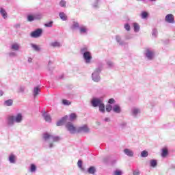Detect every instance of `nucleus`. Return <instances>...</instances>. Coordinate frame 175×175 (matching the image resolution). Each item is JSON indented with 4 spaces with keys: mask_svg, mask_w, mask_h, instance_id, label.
<instances>
[{
    "mask_svg": "<svg viewBox=\"0 0 175 175\" xmlns=\"http://www.w3.org/2000/svg\"><path fill=\"white\" fill-rule=\"evenodd\" d=\"M21 124L23 122V113H18L16 116H9L7 117L6 124L8 126H14V123Z\"/></svg>",
    "mask_w": 175,
    "mask_h": 175,
    "instance_id": "f257e3e1",
    "label": "nucleus"
},
{
    "mask_svg": "<svg viewBox=\"0 0 175 175\" xmlns=\"http://www.w3.org/2000/svg\"><path fill=\"white\" fill-rule=\"evenodd\" d=\"M90 103L92 107H98L100 113H105L106 109H105V103H103V97H94Z\"/></svg>",
    "mask_w": 175,
    "mask_h": 175,
    "instance_id": "f03ea898",
    "label": "nucleus"
},
{
    "mask_svg": "<svg viewBox=\"0 0 175 175\" xmlns=\"http://www.w3.org/2000/svg\"><path fill=\"white\" fill-rule=\"evenodd\" d=\"M81 54L83 55V58L85 62V64H91V61L92 59V55L90 51V49L87 46H83L81 48Z\"/></svg>",
    "mask_w": 175,
    "mask_h": 175,
    "instance_id": "7ed1b4c3",
    "label": "nucleus"
},
{
    "mask_svg": "<svg viewBox=\"0 0 175 175\" xmlns=\"http://www.w3.org/2000/svg\"><path fill=\"white\" fill-rule=\"evenodd\" d=\"M102 72V66L96 68L92 74V79L95 83L100 81V72Z\"/></svg>",
    "mask_w": 175,
    "mask_h": 175,
    "instance_id": "20e7f679",
    "label": "nucleus"
},
{
    "mask_svg": "<svg viewBox=\"0 0 175 175\" xmlns=\"http://www.w3.org/2000/svg\"><path fill=\"white\" fill-rule=\"evenodd\" d=\"M144 55L148 61H152L155 57V51L151 48H146L144 51Z\"/></svg>",
    "mask_w": 175,
    "mask_h": 175,
    "instance_id": "39448f33",
    "label": "nucleus"
},
{
    "mask_svg": "<svg viewBox=\"0 0 175 175\" xmlns=\"http://www.w3.org/2000/svg\"><path fill=\"white\" fill-rule=\"evenodd\" d=\"M66 128L68 131V132H70V133H71L72 135L76 133L77 129L75 126H74V125L72 122H68L66 124Z\"/></svg>",
    "mask_w": 175,
    "mask_h": 175,
    "instance_id": "423d86ee",
    "label": "nucleus"
},
{
    "mask_svg": "<svg viewBox=\"0 0 175 175\" xmlns=\"http://www.w3.org/2000/svg\"><path fill=\"white\" fill-rule=\"evenodd\" d=\"M43 32V30L42 29H38L34 31H32L30 34L31 38H40V36H42V33Z\"/></svg>",
    "mask_w": 175,
    "mask_h": 175,
    "instance_id": "0eeeda50",
    "label": "nucleus"
},
{
    "mask_svg": "<svg viewBox=\"0 0 175 175\" xmlns=\"http://www.w3.org/2000/svg\"><path fill=\"white\" fill-rule=\"evenodd\" d=\"M78 31L80 35H87L88 33V27L85 25H81Z\"/></svg>",
    "mask_w": 175,
    "mask_h": 175,
    "instance_id": "6e6552de",
    "label": "nucleus"
},
{
    "mask_svg": "<svg viewBox=\"0 0 175 175\" xmlns=\"http://www.w3.org/2000/svg\"><path fill=\"white\" fill-rule=\"evenodd\" d=\"M166 23H168L169 24H174V16L172 14H168L165 16V18Z\"/></svg>",
    "mask_w": 175,
    "mask_h": 175,
    "instance_id": "1a4fd4ad",
    "label": "nucleus"
},
{
    "mask_svg": "<svg viewBox=\"0 0 175 175\" xmlns=\"http://www.w3.org/2000/svg\"><path fill=\"white\" fill-rule=\"evenodd\" d=\"M8 161L10 163L14 164L16 163V161H17V157L16 154L11 153L8 157Z\"/></svg>",
    "mask_w": 175,
    "mask_h": 175,
    "instance_id": "9d476101",
    "label": "nucleus"
},
{
    "mask_svg": "<svg viewBox=\"0 0 175 175\" xmlns=\"http://www.w3.org/2000/svg\"><path fill=\"white\" fill-rule=\"evenodd\" d=\"M80 23H79V22L76 21H73L72 23L70 26V29L72 31H77V29H79L80 27Z\"/></svg>",
    "mask_w": 175,
    "mask_h": 175,
    "instance_id": "9b49d317",
    "label": "nucleus"
},
{
    "mask_svg": "<svg viewBox=\"0 0 175 175\" xmlns=\"http://www.w3.org/2000/svg\"><path fill=\"white\" fill-rule=\"evenodd\" d=\"M78 132H83V133H89L90 128L87 125H83L78 128Z\"/></svg>",
    "mask_w": 175,
    "mask_h": 175,
    "instance_id": "f8f14e48",
    "label": "nucleus"
},
{
    "mask_svg": "<svg viewBox=\"0 0 175 175\" xmlns=\"http://www.w3.org/2000/svg\"><path fill=\"white\" fill-rule=\"evenodd\" d=\"M123 152L125 154V155H126L127 157H129L130 158L133 157V155L135 154L133 150L129 148L124 149Z\"/></svg>",
    "mask_w": 175,
    "mask_h": 175,
    "instance_id": "ddd939ff",
    "label": "nucleus"
},
{
    "mask_svg": "<svg viewBox=\"0 0 175 175\" xmlns=\"http://www.w3.org/2000/svg\"><path fill=\"white\" fill-rule=\"evenodd\" d=\"M52 137V135H50L48 133H44L42 135V139L44 142H51Z\"/></svg>",
    "mask_w": 175,
    "mask_h": 175,
    "instance_id": "4468645a",
    "label": "nucleus"
},
{
    "mask_svg": "<svg viewBox=\"0 0 175 175\" xmlns=\"http://www.w3.org/2000/svg\"><path fill=\"white\" fill-rule=\"evenodd\" d=\"M66 120H68V116H64L63 118H62L61 120H59L56 125L57 126H62V125H64L65 124V122H66Z\"/></svg>",
    "mask_w": 175,
    "mask_h": 175,
    "instance_id": "2eb2a0df",
    "label": "nucleus"
},
{
    "mask_svg": "<svg viewBox=\"0 0 175 175\" xmlns=\"http://www.w3.org/2000/svg\"><path fill=\"white\" fill-rule=\"evenodd\" d=\"M10 50H13L14 51H18L20 50V44L15 42L13 43L10 46Z\"/></svg>",
    "mask_w": 175,
    "mask_h": 175,
    "instance_id": "dca6fc26",
    "label": "nucleus"
},
{
    "mask_svg": "<svg viewBox=\"0 0 175 175\" xmlns=\"http://www.w3.org/2000/svg\"><path fill=\"white\" fill-rule=\"evenodd\" d=\"M42 117L46 122H51V116H50L47 112H43Z\"/></svg>",
    "mask_w": 175,
    "mask_h": 175,
    "instance_id": "f3484780",
    "label": "nucleus"
},
{
    "mask_svg": "<svg viewBox=\"0 0 175 175\" xmlns=\"http://www.w3.org/2000/svg\"><path fill=\"white\" fill-rule=\"evenodd\" d=\"M137 114H140V109H139V108H133L131 109V115L133 117H137Z\"/></svg>",
    "mask_w": 175,
    "mask_h": 175,
    "instance_id": "a211bd4d",
    "label": "nucleus"
},
{
    "mask_svg": "<svg viewBox=\"0 0 175 175\" xmlns=\"http://www.w3.org/2000/svg\"><path fill=\"white\" fill-rule=\"evenodd\" d=\"M116 40L118 43L119 46H125V42L121 39V36H116Z\"/></svg>",
    "mask_w": 175,
    "mask_h": 175,
    "instance_id": "6ab92c4d",
    "label": "nucleus"
},
{
    "mask_svg": "<svg viewBox=\"0 0 175 175\" xmlns=\"http://www.w3.org/2000/svg\"><path fill=\"white\" fill-rule=\"evenodd\" d=\"M30 46H31V47L33 49V50L34 51L39 52V51H40L42 50V48H40V46L37 45L36 44L31 43Z\"/></svg>",
    "mask_w": 175,
    "mask_h": 175,
    "instance_id": "aec40b11",
    "label": "nucleus"
},
{
    "mask_svg": "<svg viewBox=\"0 0 175 175\" xmlns=\"http://www.w3.org/2000/svg\"><path fill=\"white\" fill-rule=\"evenodd\" d=\"M113 113H116L117 114H120L121 113V107L118 105H115L113 107Z\"/></svg>",
    "mask_w": 175,
    "mask_h": 175,
    "instance_id": "412c9836",
    "label": "nucleus"
},
{
    "mask_svg": "<svg viewBox=\"0 0 175 175\" xmlns=\"http://www.w3.org/2000/svg\"><path fill=\"white\" fill-rule=\"evenodd\" d=\"M39 92H40V88L38 86L35 87L33 90V96L36 98V96L39 95Z\"/></svg>",
    "mask_w": 175,
    "mask_h": 175,
    "instance_id": "4be33fe9",
    "label": "nucleus"
},
{
    "mask_svg": "<svg viewBox=\"0 0 175 175\" xmlns=\"http://www.w3.org/2000/svg\"><path fill=\"white\" fill-rule=\"evenodd\" d=\"M0 14L2 16L4 20H6V18H8V12H6V10H5V9L0 8Z\"/></svg>",
    "mask_w": 175,
    "mask_h": 175,
    "instance_id": "5701e85b",
    "label": "nucleus"
},
{
    "mask_svg": "<svg viewBox=\"0 0 175 175\" xmlns=\"http://www.w3.org/2000/svg\"><path fill=\"white\" fill-rule=\"evenodd\" d=\"M36 170H37L36 165L31 163L30 165L29 172H30V173H36Z\"/></svg>",
    "mask_w": 175,
    "mask_h": 175,
    "instance_id": "b1692460",
    "label": "nucleus"
},
{
    "mask_svg": "<svg viewBox=\"0 0 175 175\" xmlns=\"http://www.w3.org/2000/svg\"><path fill=\"white\" fill-rule=\"evenodd\" d=\"M59 16L62 20V21H66L68 20V16H66V14L65 12H59Z\"/></svg>",
    "mask_w": 175,
    "mask_h": 175,
    "instance_id": "393cba45",
    "label": "nucleus"
},
{
    "mask_svg": "<svg viewBox=\"0 0 175 175\" xmlns=\"http://www.w3.org/2000/svg\"><path fill=\"white\" fill-rule=\"evenodd\" d=\"M133 27L134 28V32H139V31H140V25H139V24L137 23H134L133 24Z\"/></svg>",
    "mask_w": 175,
    "mask_h": 175,
    "instance_id": "a878e982",
    "label": "nucleus"
},
{
    "mask_svg": "<svg viewBox=\"0 0 175 175\" xmlns=\"http://www.w3.org/2000/svg\"><path fill=\"white\" fill-rule=\"evenodd\" d=\"M157 165H158V162L157 161V160L151 159L150 161V166L151 167H157Z\"/></svg>",
    "mask_w": 175,
    "mask_h": 175,
    "instance_id": "bb28decb",
    "label": "nucleus"
},
{
    "mask_svg": "<svg viewBox=\"0 0 175 175\" xmlns=\"http://www.w3.org/2000/svg\"><path fill=\"white\" fill-rule=\"evenodd\" d=\"M119 126L122 129H126L128 128V123L126 122H122L119 124Z\"/></svg>",
    "mask_w": 175,
    "mask_h": 175,
    "instance_id": "cd10ccee",
    "label": "nucleus"
},
{
    "mask_svg": "<svg viewBox=\"0 0 175 175\" xmlns=\"http://www.w3.org/2000/svg\"><path fill=\"white\" fill-rule=\"evenodd\" d=\"M95 172H96V169H95V167L94 166H91L88 170L89 174H95Z\"/></svg>",
    "mask_w": 175,
    "mask_h": 175,
    "instance_id": "c85d7f7f",
    "label": "nucleus"
},
{
    "mask_svg": "<svg viewBox=\"0 0 175 175\" xmlns=\"http://www.w3.org/2000/svg\"><path fill=\"white\" fill-rule=\"evenodd\" d=\"M4 106H13V100L8 99L4 101Z\"/></svg>",
    "mask_w": 175,
    "mask_h": 175,
    "instance_id": "c756f323",
    "label": "nucleus"
},
{
    "mask_svg": "<svg viewBox=\"0 0 175 175\" xmlns=\"http://www.w3.org/2000/svg\"><path fill=\"white\" fill-rule=\"evenodd\" d=\"M99 1L100 0H95V1L92 3V8L94 9H99Z\"/></svg>",
    "mask_w": 175,
    "mask_h": 175,
    "instance_id": "7c9ffc66",
    "label": "nucleus"
},
{
    "mask_svg": "<svg viewBox=\"0 0 175 175\" xmlns=\"http://www.w3.org/2000/svg\"><path fill=\"white\" fill-rule=\"evenodd\" d=\"M50 46L51 47H61V43H59V42H53L50 44Z\"/></svg>",
    "mask_w": 175,
    "mask_h": 175,
    "instance_id": "2f4dec72",
    "label": "nucleus"
},
{
    "mask_svg": "<svg viewBox=\"0 0 175 175\" xmlns=\"http://www.w3.org/2000/svg\"><path fill=\"white\" fill-rule=\"evenodd\" d=\"M167 154H169V151L166 148H163L162 149V152H161V157L163 158H165V157H167Z\"/></svg>",
    "mask_w": 175,
    "mask_h": 175,
    "instance_id": "473e14b6",
    "label": "nucleus"
},
{
    "mask_svg": "<svg viewBox=\"0 0 175 175\" xmlns=\"http://www.w3.org/2000/svg\"><path fill=\"white\" fill-rule=\"evenodd\" d=\"M59 140H61V137L52 135V138H51V142H59Z\"/></svg>",
    "mask_w": 175,
    "mask_h": 175,
    "instance_id": "72a5a7b5",
    "label": "nucleus"
},
{
    "mask_svg": "<svg viewBox=\"0 0 175 175\" xmlns=\"http://www.w3.org/2000/svg\"><path fill=\"white\" fill-rule=\"evenodd\" d=\"M106 64L109 68H114V62L111 60H107Z\"/></svg>",
    "mask_w": 175,
    "mask_h": 175,
    "instance_id": "f704fd0d",
    "label": "nucleus"
},
{
    "mask_svg": "<svg viewBox=\"0 0 175 175\" xmlns=\"http://www.w3.org/2000/svg\"><path fill=\"white\" fill-rule=\"evenodd\" d=\"M105 110L107 111V113H110V111L113 110V106L110 104L107 105L105 107Z\"/></svg>",
    "mask_w": 175,
    "mask_h": 175,
    "instance_id": "c9c22d12",
    "label": "nucleus"
},
{
    "mask_svg": "<svg viewBox=\"0 0 175 175\" xmlns=\"http://www.w3.org/2000/svg\"><path fill=\"white\" fill-rule=\"evenodd\" d=\"M147 157H148V152L147 150H143L141 152L142 158H147Z\"/></svg>",
    "mask_w": 175,
    "mask_h": 175,
    "instance_id": "e433bc0d",
    "label": "nucleus"
},
{
    "mask_svg": "<svg viewBox=\"0 0 175 175\" xmlns=\"http://www.w3.org/2000/svg\"><path fill=\"white\" fill-rule=\"evenodd\" d=\"M152 36H153V38H157V36H158V29H153L152 31Z\"/></svg>",
    "mask_w": 175,
    "mask_h": 175,
    "instance_id": "4c0bfd02",
    "label": "nucleus"
},
{
    "mask_svg": "<svg viewBox=\"0 0 175 175\" xmlns=\"http://www.w3.org/2000/svg\"><path fill=\"white\" fill-rule=\"evenodd\" d=\"M27 21H29V23H32V21H35V16L32 15H28Z\"/></svg>",
    "mask_w": 175,
    "mask_h": 175,
    "instance_id": "58836bf2",
    "label": "nucleus"
},
{
    "mask_svg": "<svg viewBox=\"0 0 175 175\" xmlns=\"http://www.w3.org/2000/svg\"><path fill=\"white\" fill-rule=\"evenodd\" d=\"M77 118V116L76 115V113H71L70 115V121H75V120H76Z\"/></svg>",
    "mask_w": 175,
    "mask_h": 175,
    "instance_id": "ea45409f",
    "label": "nucleus"
},
{
    "mask_svg": "<svg viewBox=\"0 0 175 175\" xmlns=\"http://www.w3.org/2000/svg\"><path fill=\"white\" fill-rule=\"evenodd\" d=\"M8 55L10 58H14V57H17V53H16V52L11 51L8 53Z\"/></svg>",
    "mask_w": 175,
    "mask_h": 175,
    "instance_id": "a19ab883",
    "label": "nucleus"
},
{
    "mask_svg": "<svg viewBox=\"0 0 175 175\" xmlns=\"http://www.w3.org/2000/svg\"><path fill=\"white\" fill-rule=\"evenodd\" d=\"M59 6H61V8H66V1L65 0H62L59 2Z\"/></svg>",
    "mask_w": 175,
    "mask_h": 175,
    "instance_id": "79ce46f5",
    "label": "nucleus"
},
{
    "mask_svg": "<svg viewBox=\"0 0 175 175\" xmlns=\"http://www.w3.org/2000/svg\"><path fill=\"white\" fill-rule=\"evenodd\" d=\"M141 17L143 19L146 18V17H148V13H147V12H142L141 14Z\"/></svg>",
    "mask_w": 175,
    "mask_h": 175,
    "instance_id": "37998d69",
    "label": "nucleus"
},
{
    "mask_svg": "<svg viewBox=\"0 0 175 175\" xmlns=\"http://www.w3.org/2000/svg\"><path fill=\"white\" fill-rule=\"evenodd\" d=\"M62 103H63V105H64V106H70V105H71L70 101H69L68 100H63Z\"/></svg>",
    "mask_w": 175,
    "mask_h": 175,
    "instance_id": "c03bdc74",
    "label": "nucleus"
},
{
    "mask_svg": "<svg viewBox=\"0 0 175 175\" xmlns=\"http://www.w3.org/2000/svg\"><path fill=\"white\" fill-rule=\"evenodd\" d=\"M54 22L53 21H50L49 23H46L44 24V27H47L49 28H51V27H53V24Z\"/></svg>",
    "mask_w": 175,
    "mask_h": 175,
    "instance_id": "a18cd8bd",
    "label": "nucleus"
},
{
    "mask_svg": "<svg viewBox=\"0 0 175 175\" xmlns=\"http://www.w3.org/2000/svg\"><path fill=\"white\" fill-rule=\"evenodd\" d=\"M124 29L126 31H131V25L129 23L124 25Z\"/></svg>",
    "mask_w": 175,
    "mask_h": 175,
    "instance_id": "49530a36",
    "label": "nucleus"
},
{
    "mask_svg": "<svg viewBox=\"0 0 175 175\" xmlns=\"http://www.w3.org/2000/svg\"><path fill=\"white\" fill-rule=\"evenodd\" d=\"M108 103L109 105H114V103H116V100H114V98H110L109 100H108Z\"/></svg>",
    "mask_w": 175,
    "mask_h": 175,
    "instance_id": "de8ad7c7",
    "label": "nucleus"
},
{
    "mask_svg": "<svg viewBox=\"0 0 175 175\" xmlns=\"http://www.w3.org/2000/svg\"><path fill=\"white\" fill-rule=\"evenodd\" d=\"M78 167L81 169L83 167V161L81 160H79L77 163Z\"/></svg>",
    "mask_w": 175,
    "mask_h": 175,
    "instance_id": "09e8293b",
    "label": "nucleus"
},
{
    "mask_svg": "<svg viewBox=\"0 0 175 175\" xmlns=\"http://www.w3.org/2000/svg\"><path fill=\"white\" fill-rule=\"evenodd\" d=\"M25 91V87L20 86L18 88V92H24Z\"/></svg>",
    "mask_w": 175,
    "mask_h": 175,
    "instance_id": "8fccbe9b",
    "label": "nucleus"
},
{
    "mask_svg": "<svg viewBox=\"0 0 175 175\" xmlns=\"http://www.w3.org/2000/svg\"><path fill=\"white\" fill-rule=\"evenodd\" d=\"M21 24L20 23H16L14 25V28H15L16 29H18V28H21Z\"/></svg>",
    "mask_w": 175,
    "mask_h": 175,
    "instance_id": "3c124183",
    "label": "nucleus"
},
{
    "mask_svg": "<svg viewBox=\"0 0 175 175\" xmlns=\"http://www.w3.org/2000/svg\"><path fill=\"white\" fill-rule=\"evenodd\" d=\"M35 20H40L42 19V16L40 14L36 15L34 16Z\"/></svg>",
    "mask_w": 175,
    "mask_h": 175,
    "instance_id": "603ef678",
    "label": "nucleus"
},
{
    "mask_svg": "<svg viewBox=\"0 0 175 175\" xmlns=\"http://www.w3.org/2000/svg\"><path fill=\"white\" fill-rule=\"evenodd\" d=\"M115 175H122V172L120 170L115 171Z\"/></svg>",
    "mask_w": 175,
    "mask_h": 175,
    "instance_id": "864d4df0",
    "label": "nucleus"
},
{
    "mask_svg": "<svg viewBox=\"0 0 175 175\" xmlns=\"http://www.w3.org/2000/svg\"><path fill=\"white\" fill-rule=\"evenodd\" d=\"M50 65H51V61H49V62H48V70H49V72H51V67H50Z\"/></svg>",
    "mask_w": 175,
    "mask_h": 175,
    "instance_id": "5fc2aeb1",
    "label": "nucleus"
},
{
    "mask_svg": "<svg viewBox=\"0 0 175 175\" xmlns=\"http://www.w3.org/2000/svg\"><path fill=\"white\" fill-rule=\"evenodd\" d=\"M125 39H126L128 40L129 39H132V37L129 35H127V36H126Z\"/></svg>",
    "mask_w": 175,
    "mask_h": 175,
    "instance_id": "6e6d98bb",
    "label": "nucleus"
},
{
    "mask_svg": "<svg viewBox=\"0 0 175 175\" xmlns=\"http://www.w3.org/2000/svg\"><path fill=\"white\" fill-rule=\"evenodd\" d=\"M27 62L29 64H31L32 62V58L31 57H28Z\"/></svg>",
    "mask_w": 175,
    "mask_h": 175,
    "instance_id": "4d7b16f0",
    "label": "nucleus"
},
{
    "mask_svg": "<svg viewBox=\"0 0 175 175\" xmlns=\"http://www.w3.org/2000/svg\"><path fill=\"white\" fill-rule=\"evenodd\" d=\"M133 174H134V175H139V174H140V172H139V171H134V172H133Z\"/></svg>",
    "mask_w": 175,
    "mask_h": 175,
    "instance_id": "13d9d810",
    "label": "nucleus"
},
{
    "mask_svg": "<svg viewBox=\"0 0 175 175\" xmlns=\"http://www.w3.org/2000/svg\"><path fill=\"white\" fill-rule=\"evenodd\" d=\"M105 122H110V118H105Z\"/></svg>",
    "mask_w": 175,
    "mask_h": 175,
    "instance_id": "bf43d9fd",
    "label": "nucleus"
},
{
    "mask_svg": "<svg viewBox=\"0 0 175 175\" xmlns=\"http://www.w3.org/2000/svg\"><path fill=\"white\" fill-rule=\"evenodd\" d=\"M53 147H54V144L51 143V144H49V148H53Z\"/></svg>",
    "mask_w": 175,
    "mask_h": 175,
    "instance_id": "052dcab7",
    "label": "nucleus"
},
{
    "mask_svg": "<svg viewBox=\"0 0 175 175\" xmlns=\"http://www.w3.org/2000/svg\"><path fill=\"white\" fill-rule=\"evenodd\" d=\"M3 96V91L0 90V96Z\"/></svg>",
    "mask_w": 175,
    "mask_h": 175,
    "instance_id": "680f3d73",
    "label": "nucleus"
},
{
    "mask_svg": "<svg viewBox=\"0 0 175 175\" xmlns=\"http://www.w3.org/2000/svg\"><path fill=\"white\" fill-rule=\"evenodd\" d=\"M150 2H155L157 0H150Z\"/></svg>",
    "mask_w": 175,
    "mask_h": 175,
    "instance_id": "e2e57ef3",
    "label": "nucleus"
},
{
    "mask_svg": "<svg viewBox=\"0 0 175 175\" xmlns=\"http://www.w3.org/2000/svg\"><path fill=\"white\" fill-rule=\"evenodd\" d=\"M60 79H64V75H62Z\"/></svg>",
    "mask_w": 175,
    "mask_h": 175,
    "instance_id": "0e129e2a",
    "label": "nucleus"
}]
</instances>
